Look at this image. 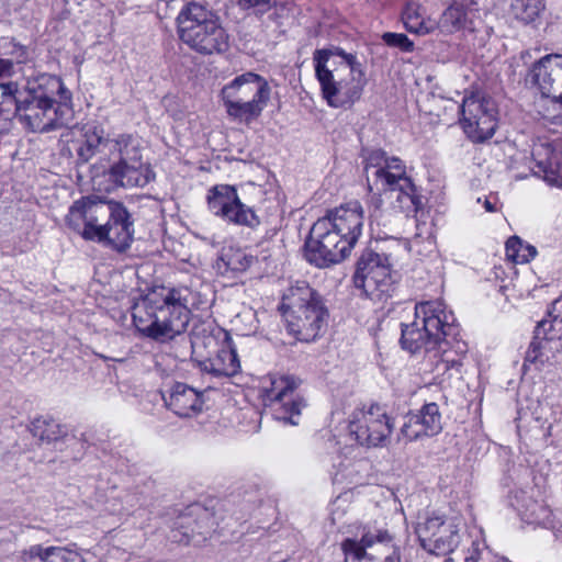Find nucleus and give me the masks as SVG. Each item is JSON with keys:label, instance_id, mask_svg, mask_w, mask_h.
I'll use <instances>...</instances> for the list:
<instances>
[{"label": "nucleus", "instance_id": "nucleus-38", "mask_svg": "<svg viewBox=\"0 0 562 562\" xmlns=\"http://www.w3.org/2000/svg\"><path fill=\"white\" fill-rule=\"evenodd\" d=\"M339 472L342 476L353 481L356 477L361 476L362 472L368 471L369 462L366 459H345L339 463Z\"/></svg>", "mask_w": 562, "mask_h": 562}, {"label": "nucleus", "instance_id": "nucleus-39", "mask_svg": "<svg viewBox=\"0 0 562 562\" xmlns=\"http://www.w3.org/2000/svg\"><path fill=\"white\" fill-rule=\"evenodd\" d=\"M549 325L554 330L553 336L562 337V299L553 301L551 308L548 312Z\"/></svg>", "mask_w": 562, "mask_h": 562}, {"label": "nucleus", "instance_id": "nucleus-21", "mask_svg": "<svg viewBox=\"0 0 562 562\" xmlns=\"http://www.w3.org/2000/svg\"><path fill=\"white\" fill-rule=\"evenodd\" d=\"M116 138L110 139L105 136L103 127L97 123H88L80 130V136L72 142L78 161L86 164L97 154H109L112 156L116 150Z\"/></svg>", "mask_w": 562, "mask_h": 562}, {"label": "nucleus", "instance_id": "nucleus-23", "mask_svg": "<svg viewBox=\"0 0 562 562\" xmlns=\"http://www.w3.org/2000/svg\"><path fill=\"white\" fill-rule=\"evenodd\" d=\"M133 222L130 220V214L126 207L119 202L117 205H114L111 221L106 222L95 241L106 244L117 251H124L133 240Z\"/></svg>", "mask_w": 562, "mask_h": 562}, {"label": "nucleus", "instance_id": "nucleus-43", "mask_svg": "<svg viewBox=\"0 0 562 562\" xmlns=\"http://www.w3.org/2000/svg\"><path fill=\"white\" fill-rule=\"evenodd\" d=\"M212 34L213 38L216 41V44L213 45V50L215 49L218 53L225 52L228 48V42L224 30L213 25Z\"/></svg>", "mask_w": 562, "mask_h": 562}, {"label": "nucleus", "instance_id": "nucleus-48", "mask_svg": "<svg viewBox=\"0 0 562 562\" xmlns=\"http://www.w3.org/2000/svg\"><path fill=\"white\" fill-rule=\"evenodd\" d=\"M171 538H172L173 541H179V542H181L183 540L182 538H178L176 533L172 535Z\"/></svg>", "mask_w": 562, "mask_h": 562}, {"label": "nucleus", "instance_id": "nucleus-49", "mask_svg": "<svg viewBox=\"0 0 562 562\" xmlns=\"http://www.w3.org/2000/svg\"><path fill=\"white\" fill-rule=\"evenodd\" d=\"M206 202L211 204V190H209V193L206 194Z\"/></svg>", "mask_w": 562, "mask_h": 562}, {"label": "nucleus", "instance_id": "nucleus-12", "mask_svg": "<svg viewBox=\"0 0 562 562\" xmlns=\"http://www.w3.org/2000/svg\"><path fill=\"white\" fill-rule=\"evenodd\" d=\"M457 110L461 115L462 128L471 140L482 143L494 135L497 109L493 99L472 93L463 98Z\"/></svg>", "mask_w": 562, "mask_h": 562}, {"label": "nucleus", "instance_id": "nucleus-46", "mask_svg": "<svg viewBox=\"0 0 562 562\" xmlns=\"http://www.w3.org/2000/svg\"><path fill=\"white\" fill-rule=\"evenodd\" d=\"M484 207L487 212H495L496 207L487 199L484 200Z\"/></svg>", "mask_w": 562, "mask_h": 562}, {"label": "nucleus", "instance_id": "nucleus-24", "mask_svg": "<svg viewBox=\"0 0 562 562\" xmlns=\"http://www.w3.org/2000/svg\"><path fill=\"white\" fill-rule=\"evenodd\" d=\"M213 338L220 345L213 358V376H233L240 370V362L229 333L222 327H213Z\"/></svg>", "mask_w": 562, "mask_h": 562}, {"label": "nucleus", "instance_id": "nucleus-42", "mask_svg": "<svg viewBox=\"0 0 562 562\" xmlns=\"http://www.w3.org/2000/svg\"><path fill=\"white\" fill-rule=\"evenodd\" d=\"M3 95L2 88H0V134L9 130L13 111L11 99H5Z\"/></svg>", "mask_w": 562, "mask_h": 562}, {"label": "nucleus", "instance_id": "nucleus-20", "mask_svg": "<svg viewBox=\"0 0 562 562\" xmlns=\"http://www.w3.org/2000/svg\"><path fill=\"white\" fill-rule=\"evenodd\" d=\"M441 413L438 404H425L417 413L405 416L398 434V441H416L424 437H432L442 430Z\"/></svg>", "mask_w": 562, "mask_h": 562}, {"label": "nucleus", "instance_id": "nucleus-8", "mask_svg": "<svg viewBox=\"0 0 562 562\" xmlns=\"http://www.w3.org/2000/svg\"><path fill=\"white\" fill-rule=\"evenodd\" d=\"M355 288L372 301L384 302L394 290L392 265L385 254L364 249L357 260L352 277Z\"/></svg>", "mask_w": 562, "mask_h": 562}, {"label": "nucleus", "instance_id": "nucleus-17", "mask_svg": "<svg viewBox=\"0 0 562 562\" xmlns=\"http://www.w3.org/2000/svg\"><path fill=\"white\" fill-rule=\"evenodd\" d=\"M300 381L293 376H270V386L265 387V397L272 408L273 417L284 424L299 425L305 402L296 389Z\"/></svg>", "mask_w": 562, "mask_h": 562}, {"label": "nucleus", "instance_id": "nucleus-36", "mask_svg": "<svg viewBox=\"0 0 562 562\" xmlns=\"http://www.w3.org/2000/svg\"><path fill=\"white\" fill-rule=\"evenodd\" d=\"M367 205H368V212H369V224L370 225L376 224L378 226L385 225L386 221L384 218V210H383L384 201L381 195V192L372 191V194L369 196V199L367 201Z\"/></svg>", "mask_w": 562, "mask_h": 562}, {"label": "nucleus", "instance_id": "nucleus-13", "mask_svg": "<svg viewBox=\"0 0 562 562\" xmlns=\"http://www.w3.org/2000/svg\"><path fill=\"white\" fill-rule=\"evenodd\" d=\"M364 172L369 191L389 192L398 186H408L411 176L405 162L383 149H373L364 156Z\"/></svg>", "mask_w": 562, "mask_h": 562}, {"label": "nucleus", "instance_id": "nucleus-26", "mask_svg": "<svg viewBox=\"0 0 562 562\" xmlns=\"http://www.w3.org/2000/svg\"><path fill=\"white\" fill-rule=\"evenodd\" d=\"M164 400L166 405L180 417H190L199 413L204 403L202 393L184 383H176Z\"/></svg>", "mask_w": 562, "mask_h": 562}, {"label": "nucleus", "instance_id": "nucleus-25", "mask_svg": "<svg viewBox=\"0 0 562 562\" xmlns=\"http://www.w3.org/2000/svg\"><path fill=\"white\" fill-rule=\"evenodd\" d=\"M554 330L551 329L549 321L542 319L538 323L533 338L526 351L524 367L533 364L537 369H541L549 363L553 357L551 341L561 337L553 336Z\"/></svg>", "mask_w": 562, "mask_h": 562}, {"label": "nucleus", "instance_id": "nucleus-18", "mask_svg": "<svg viewBox=\"0 0 562 562\" xmlns=\"http://www.w3.org/2000/svg\"><path fill=\"white\" fill-rule=\"evenodd\" d=\"M207 10L198 3H190L178 16L180 38L191 48L202 54L211 53Z\"/></svg>", "mask_w": 562, "mask_h": 562}, {"label": "nucleus", "instance_id": "nucleus-9", "mask_svg": "<svg viewBox=\"0 0 562 562\" xmlns=\"http://www.w3.org/2000/svg\"><path fill=\"white\" fill-rule=\"evenodd\" d=\"M355 245L345 241L329 220L318 218L312 226L305 241V258L317 268H327L340 263L350 256Z\"/></svg>", "mask_w": 562, "mask_h": 562}, {"label": "nucleus", "instance_id": "nucleus-34", "mask_svg": "<svg viewBox=\"0 0 562 562\" xmlns=\"http://www.w3.org/2000/svg\"><path fill=\"white\" fill-rule=\"evenodd\" d=\"M506 256L515 263H527L537 256V248L513 236L506 241Z\"/></svg>", "mask_w": 562, "mask_h": 562}, {"label": "nucleus", "instance_id": "nucleus-40", "mask_svg": "<svg viewBox=\"0 0 562 562\" xmlns=\"http://www.w3.org/2000/svg\"><path fill=\"white\" fill-rule=\"evenodd\" d=\"M204 329L195 328L191 336V347L194 355L209 358V337L203 334Z\"/></svg>", "mask_w": 562, "mask_h": 562}, {"label": "nucleus", "instance_id": "nucleus-44", "mask_svg": "<svg viewBox=\"0 0 562 562\" xmlns=\"http://www.w3.org/2000/svg\"><path fill=\"white\" fill-rule=\"evenodd\" d=\"M10 75H11V61L0 58V78L7 77ZM14 83L15 82L0 83V88H2V90L5 89V94H7L10 91V89H13Z\"/></svg>", "mask_w": 562, "mask_h": 562}, {"label": "nucleus", "instance_id": "nucleus-35", "mask_svg": "<svg viewBox=\"0 0 562 562\" xmlns=\"http://www.w3.org/2000/svg\"><path fill=\"white\" fill-rule=\"evenodd\" d=\"M244 260L245 256L240 251L229 249L218 257L216 267L221 273H226L227 271H243L246 268Z\"/></svg>", "mask_w": 562, "mask_h": 562}, {"label": "nucleus", "instance_id": "nucleus-30", "mask_svg": "<svg viewBox=\"0 0 562 562\" xmlns=\"http://www.w3.org/2000/svg\"><path fill=\"white\" fill-rule=\"evenodd\" d=\"M29 553L40 562H87L80 553L59 547L44 548L37 544L31 547Z\"/></svg>", "mask_w": 562, "mask_h": 562}, {"label": "nucleus", "instance_id": "nucleus-28", "mask_svg": "<svg viewBox=\"0 0 562 562\" xmlns=\"http://www.w3.org/2000/svg\"><path fill=\"white\" fill-rule=\"evenodd\" d=\"M396 196L392 201V209L405 214L406 217L416 216L424 207V198L419 193L412 177L408 179V186H398L395 190Z\"/></svg>", "mask_w": 562, "mask_h": 562}, {"label": "nucleus", "instance_id": "nucleus-31", "mask_svg": "<svg viewBox=\"0 0 562 562\" xmlns=\"http://www.w3.org/2000/svg\"><path fill=\"white\" fill-rule=\"evenodd\" d=\"M402 19L406 30L419 35L428 34L436 27V23L425 20L420 12V7L416 3H407L402 13Z\"/></svg>", "mask_w": 562, "mask_h": 562}, {"label": "nucleus", "instance_id": "nucleus-32", "mask_svg": "<svg viewBox=\"0 0 562 562\" xmlns=\"http://www.w3.org/2000/svg\"><path fill=\"white\" fill-rule=\"evenodd\" d=\"M30 431L42 443H50L65 435L63 427L56 420L44 417L35 418L30 426Z\"/></svg>", "mask_w": 562, "mask_h": 562}, {"label": "nucleus", "instance_id": "nucleus-27", "mask_svg": "<svg viewBox=\"0 0 562 562\" xmlns=\"http://www.w3.org/2000/svg\"><path fill=\"white\" fill-rule=\"evenodd\" d=\"M532 157L537 166L544 172V179L550 184L562 186V165L560 155L550 143L540 142L533 145Z\"/></svg>", "mask_w": 562, "mask_h": 562}, {"label": "nucleus", "instance_id": "nucleus-5", "mask_svg": "<svg viewBox=\"0 0 562 562\" xmlns=\"http://www.w3.org/2000/svg\"><path fill=\"white\" fill-rule=\"evenodd\" d=\"M279 310L289 334L299 341H314L327 325L328 311L322 296L306 281H296L284 291Z\"/></svg>", "mask_w": 562, "mask_h": 562}, {"label": "nucleus", "instance_id": "nucleus-19", "mask_svg": "<svg viewBox=\"0 0 562 562\" xmlns=\"http://www.w3.org/2000/svg\"><path fill=\"white\" fill-rule=\"evenodd\" d=\"M213 211L217 216L237 225L254 228L260 224L256 213L240 202L232 186L213 187Z\"/></svg>", "mask_w": 562, "mask_h": 562}, {"label": "nucleus", "instance_id": "nucleus-7", "mask_svg": "<svg viewBox=\"0 0 562 562\" xmlns=\"http://www.w3.org/2000/svg\"><path fill=\"white\" fill-rule=\"evenodd\" d=\"M116 150L110 159L109 179L117 187L143 188L155 177L143 161L140 142L137 137L123 134L116 137Z\"/></svg>", "mask_w": 562, "mask_h": 562}, {"label": "nucleus", "instance_id": "nucleus-16", "mask_svg": "<svg viewBox=\"0 0 562 562\" xmlns=\"http://www.w3.org/2000/svg\"><path fill=\"white\" fill-rule=\"evenodd\" d=\"M349 434L361 446L382 447L389 441L393 423L385 409L371 405L368 409H357L350 415Z\"/></svg>", "mask_w": 562, "mask_h": 562}, {"label": "nucleus", "instance_id": "nucleus-1", "mask_svg": "<svg viewBox=\"0 0 562 562\" xmlns=\"http://www.w3.org/2000/svg\"><path fill=\"white\" fill-rule=\"evenodd\" d=\"M459 328L451 311L440 301H425L416 304L415 319L403 325L401 344L412 353L425 350L438 358L435 364L437 374L452 371L460 373L462 359L468 352V345L458 338Z\"/></svg>", "mask_w": 562, "mask_h": 562}, {"label": "nucleus", "instance_id": "nucleus-50", "mask_svg": "<svg viewBox=\"0 0 562 562\" xmlns=\"http://www.w3.org/2000/svg\"><path fill=\"white\" fill-rule=\"evenodd\" d=\"M469 560H472L473 562H475V561H476L473 557L465 558V561H469Z\"/></svg>", "mask_w": 562, "mask_h": 562}, {"label": "nucleus", "instance_id": "nucleus-14", "mask_svg": "<svg viewBox=\"0 0 562 562\" xmlns=\"http://www.w3.org/2000/svg\"><path fill=\"white\" fill-rule=\"evenodd\" d=\"M341 549L345 562H401L398 548L386 530L366 531L360 540L347 538Z\"/></svg>", "mask_w": 562, "mask_h": 562}, {"label": "nucleus", "instance_id": "nucleus-22", "mask_svg": "<svg viewBox=\"0 0 562 562\" xmlns=\"http://www.w3.org/2000/svg\"><path fill=\"white\" fill-rule=\"evenodd\" d=\"M364 211L359 201H351L327 212L323 218L329 220L338 233L344 234L345 241L357 245L362 235Z\"/></svg>", "mask_w": 562, "mask_h": 562}, {"label": "nucleus", "instance_id": "nucleus-33", "mask_svg": "<svg viewBox=\"0 0 562 562\" xmlns=\"http://www.w3.org/2000/svg\"><path fill=\"white\" fill-rule=\"evenodd\" d=\"M543 9L542 0H513L510 4L512 15L522 24L535 22Z\"/></svg>", "mask_w": 562, "mask_h": 562}, {"label": "nucleus", "instance_id": "nucleus-29", "mask_svg": "<svg viewBox=\"0 0 562 562\" xmlns=\"http://www.w3.org/2000/svg\"><path fill=\"white\" fill-rule=\"evenodd\" d=\"M476 3H457L452 0V4L445 10L440 20L436 24L442 33L452 34L461 30L467 23V10Z\"/></svg>", "mask_w": 562, "mask_h": 562}, {"label": "nucleus", "instance_id": "nucleus-15", "mask_svg": "<svg viewBox=\"0 0 562 562\" xmlns=\"http://www.w3.org/2000/svg\"><path fill=\"white\" fill-rule=\"evenodd\" d=\"M117 203L115 201H97L90 198L76 201L66 216L67 225L86 240L95 241L106 222L111 221L114 205Z\"/></svg>", "mask_w": 562, "mask_h": 562}, {"label": "nucleus", "instance_id": "nucleus-11", "mask_svg": "<svg viewBox=\"0 0 562 562\" xmlns=\"http://www.w3.org/2000/svg\"><path fill=\"white\" fill-rule=\"evenodd\" d=\"M526 80L550 101L543 117L562 123V55L549 54L540 58L529 69Z\"/></svg>", "mask_w": 562, "mask_h": 562}, {"label": "nucleus", "instance_id": "nucleus-2", "mask_svg": "<svg viewBox=\"0 0 562 562\" xmlns=\"http://www.w3.org/2000/svg\"><path fill=\"white\" fill-rule=\"evenodd\" d=\"M3 97L11 99L12 117L18 116L32 132H49L67 125L72 119V95L59 77L43 74L18 83Z\"/></svg>", "mask_w": 562, "mask_h": 562}, {"label": "nucleus", "instance_id": "nucleus-3", "mask_svg": "<svg viewBox=\"0 0 562 562\" xmlns=\"http://www.w3.org/2000/svg\"><path fill=\"white\" fill-rule=\"evenodd\" d=\"M133 323L146 337L166 341L183 333L189 323L181 291L165 286L149 291L133 306Z\"/></svg>", "mask_w": 562, "mask_h": 562}, {"label": "nucleus", "instance_id": "nucleus-45", "mask_svg": "<svg viewBox=\"0 0 562 562\" xmlns=\"http://www.w3.org/2000/svg\"><path fill=\"white\" fill-rule=\"evenodd\" d=\"M273 0H237V4L241 9H250L255 7H270Z\"/></svg>", "mask_w": 562, "mask_h": 562}, {"label": "nucleus", "instance_id": "nucleus-6", "mask_svg": "<svg viewBox=\"0 0 562 562\" xmlns=\"http://www.w3.org/2000/svg\"><path fill=\"white\" fill-rule=\"evenodd\" d=\"M270 94L271 88L266 78L252 71L237 76L221 91L228 115L246 122L261 114Z\"/></svg>", "mask_w": 562, "mask_h": 562}, {"label": "nucleus", "instance_id": "nucleus-37", "mask_svg": "<svg viewBox=\"0 0 562 562\" xmlns=\"http://www.w3.org/2000/svg\"><path fill=\"white\" fill-rule=\"evenodd\" d=\"M2 55L5 57H0L1 59H7L11 61V70L13 69V63H25L29 57V52L25 46H22L15 43L12 40H5L2 45Z\"/></svg>", "mask_w": 562, "mask_h": 562}, {"label": "nucleus", "instance_id": "nucleus-10", "mask_svg": "<svg viewBox=\"0 0 562 562\" xmlns=\"http://www.w3.org/2000/svg\"><path fill=\"white\" fill-rule=\"evenodd\" d=\"M461 524L459 516H446L436 510L426 512L418 517L415 532L425 550L435 554H448L460 543Z\"/></svg>", "mask_w": 562, "mask_h": 562}, {"label": "nucleus", "instance_id": "nucleus-47", "mask_svg": "<svg viewBox=\"0 0 562 562\" xmlns=\"http://www.w3.org/2000/svg\"><path fill=\"white\" fill-rule=\"evenodd\" d=\"M457 3H476V0H456Z\"/></svg>", "mask_w": 562, "mask_h": 562}, {"label": "nucleus", "instance_id": "nucleus-4", "mask_svg": "<svg viewBox=\"0 0 562 562\" xmlns=\"http://www.w3.org/2000/svg\"><path fill=\"white\" fill-rule=\"evenodd\" d=\"M313 60L323 97L330 106L351 105L360 99L367 80L355 55L338 47L317 49Z\"/></svg>", "mask_w": 562, "mask_h": 562}, {"label": "nucleus", "instance_id": "nucleus-41", "mask_svg": "<svg viewBox=\"0 0 562 562\" xmlns=\"http://www.w3.org/2000/svg\"><path fill=\"white\" fill-rule=\"evenodd\" d=\"M382 40L389 46L398 47L404 52H412L414 48L413 42L403 33H384Z\"/></svg>", "mask_w": 562, "mask_h": 562}]
</instances>
